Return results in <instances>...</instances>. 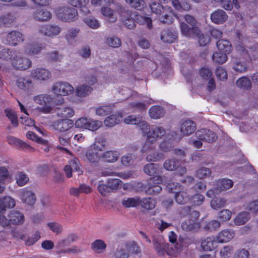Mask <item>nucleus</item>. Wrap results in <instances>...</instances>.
Listing matches in <instances>:
<instances>
[{"label": "nucleus", "instance_id": "1", "mask_svg": "<svg viewBox=\"0 0 258 258\" xmlns=\"http://www.w3.org/2000/svg\"><path fill=\"white\" fill-rule=\"evenodd\" d=\"M25 217L24 213L19 210L9 211L7 217L0 216V225L4 228L10 229L12 226H19L24 224Z\"/></svg>", "mask_w": 258, "mask_h": 258}, {"label": "nucleus", "instance_id": "2", "mask_svg": "<svg viewBox=\"0 0 258 258\" xmlns=\"http://www.w3.org/2000/svg\"><path fill=\"white\" fill-rule=\"evenodd\" d=\"M184 19L186 23L180 22L182 34L187 37L200 36V30L196 19L193 16L187 14L184 16Z\"/></svg>", "mask_w": 258, "mask_h": 258}, {"label": "nucleus", "instance_id": "3", "mask_svg": "<svg viewBox=\"0 0 258 258\" xmlns=\"http://www.w3.org/2000/svg\"><path fill=\"white\" fill-rule=\"evenodd\" d=\"M142 130L147 138L155 143L158 138H161L166 134V131L163 127L155 125L150 126L147 122L142 123Z\"/></svg>", "mask_w": 258, "mask_h": 258}, {"label": "nucleus", "instance_id": "4", "mask_svg": "<svg viewBox=\"0 0 258 258\" xmlns=\"http://www.w3.org/2000/svg\"><path fill=\"white\" fill-rule=\"evenodd\" d=\"M57 17L64 22H74L78 18V11L70 6L60 7L57 9Z\"/></svg>", "mask_w": 258, "mask_h": 258}, {"label": "nucleus", "instance_id": "5", "mask_svg": "<svg viewBox=\"0 0 258 258\" xmlns=\"http://www.w3.org/2000/svg\"><path fill=\"white\" fill-rule=\"evenodd\" d=\"M115 10L119 15L121 22L127 28L133 29L135 28L136 24L133 13L119 4L116 5Z\"/></svg>", "mask_w": 258, "mask_h": 258}, {"label": "nucleus", "instance_id": "6", "mask_svg": "<svg viewBox=\"0 0 258 258\" xmlns=\"http://www.w3.org/2000/svg\"><path fill=\"white\" fill-rule=\"evenodd\" d=\"M164 176L151 178L144 186L146 194L156 195L159 194L162 189L160 184L164 182Z\"/></svg>", "mask_w": 258, "mask_h": 258}, {"label": "nucleus", "instance_id": "7", "mask_svg": "<svg viewBox=\"0 0 258 258\" xmlns=\"http://www.w3.org/2000/svg\"><path fill=\"white\" fill-rule=\"evenodd\" d=\"M34 101L42 107L41 110L44 113H50L52 109L50 104L53 102V98L49 94H40L33 98Z\"/></svg>", "mask_w": 258, "mask_h": 258}, {"label": "nucleus", "instance_id": "8", "mask_svg": "<svg viewBox=\"0 0 258 258\" xmlns=\"http://www.w3.org/2000/svg\"><path fill=\"white\" fill-rule=\"evenodd\" d=\"M52 91L57 96H64L71 94L74 87L68 82H58L53 85Z\"/></svg>", "mask_w": 258, "mask_h": 258}, {"label": "nucleus", "instance_id": "9", "mask_svg": "<svg viewBox=\"0 0 258 258\" xmlns=\"http://www.w3.org/2000/svg\"><path fill=\"white\" fill-rule=\"evenodd\" d=\"M196 136L198 140L209 143L214 142L217 139V136L214 132L206 128L197 131Z\"/></svg>", "mask_w": 258, "mask_h": 258}, {"label": "nucleus", "instance_id": "10", "mask_svg": "<svg viewBox=\"0 0 258 258\" xmlns=\"http://www.w3.org/2000/svg\"><path fill=\"white\" fill-rule=\"evenodd\" d=\"M20 54V52L16 49L4 48L0 50V59L6 61H11L12 64V61Z\"/></svg>", "mask_w": 258, "mask_h": 258}, {"label": "nucleus", "instance_id": "11", "mask_svg": "<svg viewBox=\"0 0 258 258\" xmlns=\"http://www.w3.org/2000/svg\"><path fill=\"white\" fill-rule=\"evenodd\" d=\"M12 65L16 70L23 71L31 67L32 61L27 58L21 57L18 54L17 57L12 61Z\"/></svg>", "mask_w": 258, "mask_h": 258}, {"label": "nucleus", "instance_id": "12", "mask_svg": "<svg viewBox=\"0 0 258 258\" xmlns=\"http://www.w3.org/2000/svg\"><path fill=\"white\" fill-rule=\"evenodd\" d=\"M39 31L45 36L53 37L59 34L61 28L56 25H45L41 26Z\"/></svg>", "mask_w": 258, "mask_h": 258}, {"label": "nucleus", "instance_id": "13", "mask_svg": "<svg viewBox=\"0 0 258 258\" xmlns=\"http://www.w3.org/2000/svg\"><path fill=\"white\" fill-rule=\"evenodd\" d=\"M144 172L150 176L156 177L161 176L162 169L159 164L155 163H148L146 164L143 169Z\"/></svg>", "mask_w": 258, "mask_h": 258}, {"label": "nucleus", "instance_id": "14", "mask_svg": "<svg viewBox=\"0 0 258 258\" xmlns=\"http://www.w3.org/2000/svg\"><path fill=\"white\" fill-rule=\"evenodd\" d=\"M173 14L174 12L171 7H166V10L158 16V19L162 24L170 25L174 21Z\"/></svg>", "mask_w": 258, "mask_h": 258}, {"label": "nucleus", "instance_id": "15", "mask_svg": "<svg viewBox=\"0 0 258 258\" xmlns=\"http://www.w3.org/2000/svg\"><path fill=\"white\" fill-rule=\"evenodd\" d=\"M17 87L21 90L28 91L33 87V83L32 80L28 77H19L16 80Z\"/></svg>", "mask_w": 258, "mask_h": 258}, {"label": "nucleus", "instance_id": "16", "mask_svg": "<svg viewBox=\"0 0 258 258\" xmlns=\"http://www.w3.org/2000/svg\"><path fill=\"white\" fill-rule=\"evenodd\" d=\"M34 79L39 80H46L51 77V73L44 68H37L33 70L31 73Z\"/></svg>", "mask_w": 258, "mask_h": 258}, {"label": "nucleus", "instance_id": "17", "mask_svg": "<svg viewBox=\"0 0 258 258\" xmlns=\"http://www.w3.org/2000/svg\"><path fill=\"white\" fill-rule=\"evenodd\" d=\"M196 130V123L191 120H185L180 126L181 132L185 136L192 134Z\"/></svg>", "mask_w": 258, "mask_h": 258}, {"label": "nucleus", "instance_id": "18", "mask_svg": "<svg viewBox=\"0 0 258 258\" xmlns=\"http://www.w3.org/2000/svg\"><path fill=\"white\" fill-rule=\"evenodd\" d=\"M153 245L158 254L159 255H163L168 244L164 242L162 236H158L157 238H154Z\"/></svg>", "mask_w": 258, "mask_h": 258}, {"label": "nucleus", "instance_id": "19", "mask_svg": "<svg viewBox=\"0 0 258 258\" xmlns=\"http://www.w3.org/2000/svg\"><path fill=\"white\" fill-rule=\"evenodd\" d=\"M228 18L226 13L221 9H218L214 12L211 15V19L212 22L215 24H222Z\"/></svg>", "mask_w": 258, "mask_h": 258}, {"label": "nucleus", "instance_id": "20", "mask_svg": "<svg viewBox=\"0 0 258 258\" xmlns=\"http://www.w3.org/2000/svg\"><path fill=\"white\" fill-rule=\"evenodd\" d=\"M234 237V232L231 229H225L221 231L216 236L218 243H225L230 241Z\"/></svg>", "mask_w": 258, "mask_h": 258}, {"label": "nucleus", "instance_id": "21", "mask_svg": "<svg viewBox=\"0 0 258 258\" xmlns=\"http://www.w3.org/2000/svg\"><path fill=\"white\" fill-rule=\"evenodd\" d=\"M233 181L227 178L219 179L216 182V192L218 194L221 191L229 189L233 186Z\"/></svg>", "mask_w": 258, "mask_h": 258}, {"label": "nucleus", "instance_id": "22", "mask_svg": "<svg viewBox=\"0 0 258 258\" xmlns=\"http://www.w3.org/2000/svg\"><path fill=\"white\" fill-rule=\"evenodd\" d=\"M73 125L74 122L71 119H60L54 123L55 128L60 132H64L69 130Z\"/></svg>", "mask_w": 258, "mask_h": 258}, {"label": "nucleus", "instance_id": "23", "mask_svg": "<svg viewBox=\"0 0 258 258\" xmlns=\"http://www.w3.org/2000/svg\"><path fill=\"white\" fill-rule=\"evenodd\" d=\"M43 49L42 44L32 42L26 45L25 51L28 54L35 55L39 54Z\"/></svg>", "mask_w": 258, "mask_h": 258}, {"label": "nucleus", "instance_id": "24", "mask_svg": "<svg viewBox=\"0 0 258 258\" xmlns=\"http://www.w3.org/2000/svg\"><path fill=\"white\" fill-rule=\"evenodd\" d=\"M21 199L23 203L32 206L35 203L36 198L35 194L32 191L24 189L21 192Z\"/></svg>", "mask_w": 258, "mask_h": 258}, {"label": "nucleus", "instance_id": "25", "mask_svg": "<svg viewBox=\"0 0 258 258\" xmlns=\"http://www.w3.org/2000/svg\"><path fill=\"white\" fill-rule=\"evenodd\" d=\"M218 243L216 237H208L202 241L201 246L204 250L211 251L217 247Z\"/></svg>", "mask_w": 258, "mask_h": 258}, {"label": "nucleus", "instance_id": "26", "mask_svg": "<svg viewBox=\"0 0 258 258\" xmlns=\"http://www.w3.org/2000/svg\"><path fill=\"white\" fill-rule=\"evenodd\" d=\"M7 40L10 44L15 46L19 42H22L24 40L23 34L18 31H12L7 36Z\"/></svg>", "mask_w": 258, "mask_h": 258}, {"label": "nucleus", "instance_id": "27", "mask_svg": "<svg viewBox=\"0 0 258 258\" xmlns=\"http://www.w3.org/2000/svg\"><path fill=\"white\" fill-rule=\"evenodd\" d=\"M33 18L38 21H47L51 19V14L47 10L39 9L34 12Z\"/></svg>", "mask_w": 258, "mask_h": 258}, {"label": "nucleus", "instance_id": "28", "mask_svg": "<svg viewBox=\"0 0 258 258\" xmlns=\"http://www.w3.org/2000/svg\"><path fill=\"white\" fill-rule=\"evenodd\" d=\"M102 14L105 17L107 21L114 23L117 19V16L115 12L108 7H103L101 9Z\"/></svg>", "mask_w": 258, "mask_h": 258}, {"label": "nucleus", "instance_id": "29", "mask_svg": "<svg viewBox=\"0 0 258 258\" xmlns=\"http://www.w3.org/2000/svg\"><path fill=\"white\" fill-rule=\"evenodd\" d=\"M7 141L10 144L14 145L21 150H28L31 148V147L28 144L13 136H8Z\"/></svg>", "mask_w": 258, "mask_h": 258}, {"label": "nucleus", "instance_id": "30", "mask_svg": "<svg viewBox=\"0 0 258 258\" xmlns=\"http://www.w3.org/2000/svg\"><path fill=\"white\" fill-rule=\"evenodd\" d=\"M107 145L106 139L103 136H99L95 139V141L91 147L96 151H102L105 150Z\"/></svg>", "mask_w": 258, "mask_h": 258}, {"label": "nucleus", "instance_id": "31", "mask_svg": "<svg viewBox=\"0 0 258 258\" xmlns=\"http://www.w3.org/2000/svg\"><path fill=\"white\" fill-rule=\"evenodd\" d=\"M149 113L151 118L158 119L164 115L165 110L160 106H153L150 109Z\"/></svg>", "mask_w": 258, "mask_h": 258}, {"label": "nucleus", "instance_id": "32", "mask_svg": "<svg viewBox=\"0 0 258 258\" xmlns=\"http://www.w3.org/2000/svg\"><path fill=\"white\" fill-rule=\"evenodd\" d=\"M156 204L155 200L151 198H145L143 199L140 198L139 205L146 210H150L153 209L156 206Z\"/></svg>", "mask_w": 258, "mask_h": 258}, {"label": "nucleus", "instance_id": "33", "mask_svg": "<svg viewBox=\"0 0 258 258\" xmlns=\"http://www.w3.org/2000/svg\"><path fill=\"white\" fill-rule=\"evenodd\" d=\"M106 181L111 192H115L122 188V182L119 179L109 178Z\"/></svg>", "mask_w": 258, "mask_h": 258}, {"label": "nucleus", "instance_id": "34", "mask_svg": "<svg viewBox=\"0 0 258 258\" xmlns=\"http://www.w3.org/2000/svg\"><path fill=\"white\" fill-rule=\"evenodd\" d=\"M177 38L176 34L171 32L169 30H163L161 35V40L166 43H173L175 41Z\"/></svg>", "mask_w": 258, "mask_h": 258}, {"label": "nucleus", "instance_id": "35", "mask_svg": "<svg viewBox=\"0 0 258 258\" xmlns=\"http://www.w3.org/2000/svg\"><path fill=\"white\" fill-rule=\"evenodd\" d=\"M217 47L219 50L226 53H229L232 50V46L229 41L226 39H220L217 42Z\"/></svg>", "mask_w": 258, "mask_h": 258}, {"label": "nucleus", "instance_id": "36", "mask_svg": "<svg viewBox=\"0 0 258 258\" xmlns=\"http://www.w3.org/2000/svg\"><path fill=\"white\" fill-rule=\"evenodd\" d=\"M180 166V160L175 158L166 160L163 164L164 168L168 171L175 170Z\"/></svg>", "mask_w": 258, "mask_h": 258}, {"label": "nucleus", "instance_id": "37", "mask_svg": "<svg viewBox=\"0 0 258 258\" xmlns=\"http://www.w3.org/2000/svg\"><path fill=\"white\" fill-rule=\"evenodd\" d=\"M122 120V116L120 115L112 114L106 117L104 121V124L108 127H112L118 124Z\"/></svg>", "mask_w": 258, "mask_h": 258}, {"label": "nucleus", "instance_id": "38", "mask_svg": "<svg viewBox=\"0 0 258 258\" xmlns=\"http://www.w3.org/2000/svg\"><path fill=\"white\" fill-rule=\"evenodd\" d=\"M57 113L59 116L62 118H67L73 116L75 111L72 107L66 106L58 108Z\"/></svg>", "mask_w": 258, "mask_h": 258}, {"label": "nucleus", "instance_id": "39", "mask_svg": "<svg viewBox=\"0 0 258 258\" xmlns=\"http://www.w3.org/2000/svg\"><path fill=\"white\" fill-rule=\"evenodd\" d=\"M174 197L176 202L181 205L186 204L190 199V196L186 191H181L176 192Z\"/></svg>", "mask_w": 258, "mask_h": 258}, {"label": "nucleus", "instance_id": "40", "mask_svg": "<svg viewBox=\"0 0 258 258\" xmlns=\"http://www.w3.org/2000/svg\"><path fill=\"white\" fill-rule=\"evenodd\" d=\"M249 219V213L247 212H243L237 215L234 220V223L236 225H241L245 224Z\"/></svg>", "mask_w": 258, "mask_h": 258}, {"label": "nucleus", "instance_id": "41", "mask_svg": "<svg viewBox=\"0 0 258 258\" xmlns=\"http://www.w3.org/2000/svg\"><path fill=\"white\" fill-rule=\"evenodd\" d=\"M181 227L183 230L186 231H192L199 227V223L195 220L188 219L182 223Z\"/></svg>", "mask_w": 258, "mask_h": 258}, {"label": "nucleus", "instance_id": "42", "mask_svg": "<svg viewBox=\"0 0 258 258\" xmlns=\"http://www.w3.org/2000/svg\"><path fill=\"white\" fill-rule=\"evenodd\" d=\"M133 14L135 18V22H137V23L141 25L147 24L148 28H152V21L150 18L146 16L138 15H136L135 13H133Z\"/></svg>", "mask_w": 258, "mask_h": 258}, {"label": "nucleus", "instance_id": "43", "mask_svg": "<svg viewBox=\"0 0 258 258\" xmlns=\"http://www.w3.org/2000/svg\"><path fill=\"white\" fill-rule=\"evenodd\" d=\"M15 201L10 197H6L3 199H0V208L2 210L5 208H12L15 206Z\"/></svg>", "mask_w": 258, "mask_h": 258}, {"label": "nucleus", "instance_id": "44", "mask_svg": "<svg viewBox=\"0 0 258 258\" xmlns=\"http://www.w3.org/2000/svg\"><path fill=\"white\" fill-rule=\"evenodd\" d=\"M119 154L116 151H108L103 153L102 158L107 162H114L118 159Z\"/></svg>", "mask_w": 258, "mask_h": 258}, {"label": "nucleus", "instance_id": "45", "mask_svg": "<svg viewBox=\"0 0 258 258\" xmlns=\"http://www.w3.org/2000/svg\"><path fill=\"white\" fill-rule=\"evenodd\" d=\"M92 91V88L89 85H81L76 88V95L79 97H85L89 95Z\"/></svg>", "mask_w": 258, "mask_h": 258}, {"label": "nucleus", "instance_id": "46", "mask_svg": "<svg viewBox=\"0 0 258 258\" xmlns=\"http://www.w3.org/2000/svg\"><path fill=\"white\" fill-rule=\"evenodd\" d=\"M140 197L124 198L121 201V204L125 208L134 207L139 206Z\"/></svg>", "mask_w": 258, "mask_h": 258}, {"label": "nucleus", "instance_id": "47", "mask_svg": "<svg viewBox=\"0 0 258 258\" xmlns=\"http://www.w3.org/2000/svg\"><path fill=\"white\" fill-rule=\"evenodd\" d=\"M232 68L237 72L243 73L246 71L247 67L244 61L239 59H235L233 60Z\"/></svg>", "mask_w": 258, "mask_h": 258}, {"label": "nucleus", "instance_id": "48", "mask_svg": "<svg viewBox=\"0 0 258 258\" xmlns=\"http://www.w3.org/2000/svg\"><path fill=\"white\" fill-rule=\"evenodd\" d=\"M227 54L221 51L215 52L212 56V59L216 63L223 64L227 60Z\"/></svg>", "mask_w": 258, "mask_h": 258}, {"label": "nucleus", "instance_id": "49", "mask_svg": "<svg viewBox=\"0 0 258 258\" xmlns=\"http://www.w3.org/2000/svg\"><path fill=\"white\" fill-rule=\"evenodd\" d=\"M237 86L244 90H249L251 87V83L249 79L246 77H241L236 82Z\"/></svg>", "mask_w": 258, "mask_h": 258}, {"label": "nucleus", "instance_id": "50", "mask_svg": "<svg viewBox=\"0 0 258 258\" xmlns=\"http://www.w3.org/2000/svg\"><path fill=\"white\" fill-rule=\"evenodd\" d=\"M102 181L99 182V184L97 187V189L99 194L103 197H106L109 194L111 193V191L108 186V183L106 181V183H102Z\"/></svg>", "mask_w": 258, "mask_h": 258}, {"label": "nucleus", "instance_id": "51", "mask_svg": "<svg viewBox=\"0 0 258 258\" xmlns=\"http://www.w3.org/2000/svg\"><path fill=\"white\" fill-rule=\"evenodd\" d=\"M73 171L77 173L78 176L83 173V171L80 168V163L78 159L74 158L71 160L68 165Z\"/></svg>", "mask_w": 258, "mask_h": 258}, {"label": "nucleus", "instance_id": "52", "mask_svg": "<svg viewBox=\"0 0 258 258\" xmlns=\"http://www.w3.org/2000/svg\"><path fill=\"white\" fill-rule=\"evenodd\" d=\"M63 56L57 51H51L46 54V58L50 61H60Z\"/></svg>", "mask_w": 258, "mask_h": 258}, {"label": "nucleus", "instance_id": "53", "mask_svg": "<svg viewBox=\"0 0 258 258\" xmlns=\"http://www.w3.org/2000/svg\"><path fill=\"white\" fill-rule=\"evenodd\" d=\"M146 122L142 120L141 117H135L133 115L127 116L124 119V122L127 124H139L140 127H142V123Z\"/></svg>", "mask_w": 258, "mask_h": 258}, {"label": "nucleus", "instance_id": "54", "mask_svg": "<svg viewBox=\"0 0 258 258\" xmlns=\"http://www.w3.org/2000/svg\"><path fill=\"white\" fill-rule=\"evenodd\" d=\"M155 142L151 141V139L147 138L145 143L142 148V152L143 153H146L153 151L155 149Z\"/></svg>", "mask_w": 258, "mask_h": 258}, {"label": "nucleus", "instance_id": "55", "mask_svg": "<svg viewBox=\"0 0 258 258\" xmlns=\"http://www.w3.org/2000/svg\"><path fill=\"white\" fill-rule=\"evenodd\" d=\"M5 113L6 116L11 120V123L15 127H17L18 125V120L16 112L13 110L6 109Z\"/></svg>", "mask_w": 258, "mask_h": 258}, {"label": "nucleus", "instance_id": "56", "mask_svg": "<svg viewBox=\"0 0 258 258\" xmlns=\"http://www.w3.org/2000/svg\"><path fill=\"white\" fill-rule=\"evenodd\" d=\"M112 107L111 105H104L98 107L96 109V114L99 116H105L112 112Z\"/></svg>", "mask_w": 258, "mask_h": 258}, {"label": "nucleus", "instance_id": "57", "mask_svg": "<svg viewBox=\"0 0 258 258\" xmlns=\"http://www.w3.org/2000/svg\"><path fill=\"white\" fill-rule=\"evenodd\" d=\"M126 3L130 5L131 7L137 10H142L145 5L144 0H125Z\"/></svg>", "mask_w": 258, "mask_h": 258}, {"label": "nucleus", "instance_id": "58", "mask_svg": "<svg viewBox=\"0 0 258 258\" xmlns=\"http://www.w3.org/2000/svg\"><path fill=\"white\" fill-rule=\"evenodd\" d=\"M212 172L211 170L206 167H202L196 171V176L200 179H203L211 176Z\"/></svg>", "mask_w": 258, "mask_h": 258}, {"label": "nucleus", "instance_id": "59", "mask_svg": "<svg viewBox=\"0 0 258 258\" xmlns=\"http://www.w3.org/2000/svg\"><path fill=\"white\" fill-rule=\"evenodd\" d=\"M150 9L153 13L156 14L158 16L162 12L164 13L166 10V7L164 8L159 3L153 2L150 5Z\"/></svg>", "mask_w": 258, "mask_h": 258}, {"label": "nucleus", "instance_id": "60", "mask_svg": "<svg viewBox=\"0 0 258 258\" xmlns=\"http://www.w3.org/2000/svg\"><path fill=\"white\" fill-rule=\"evenodd\" d=\"M106 43L110 47L118 48L121 45L120 39L117 37H109L106 39Z\"/></svg>", "mask_w": 258, "mask_h": 258}, {"label": "nucleus", "instance_id": "61", "mask_svg": "<svg viewBox=\"0 0 258 258\" xmlns=\"http://www.w3.org/2000/svg\"><path fill=\"white\" fill-rule=\"evenodd\" d=\"M162 158V155L158 152H149L146 157V160L148 162H157Z\"/></svg>", "mask_w": 258, "mask_h": 258}, {"label": "nucleus", "instance_id": "62", "mask_svg": "<svg viewBox=\"0 0 258 258\" xmlns=\"http://www.w3.org/2000/svg\"><path fill=\"white\" fill-rule=\"evenodd\" d=\"M86 129L94 131L97 130L102 125V122L99 120H93L89 118Z\"/></svg>", "mask_w": 258, "mask_h": 258}, {"label": "nucleus", "instance_id": "63", "mask_svg": "<svg viewBox=\"0 0 258 258\" xmlns=\"http://www.w3.org/2000/svg\"><path fill=\"white\" fill-rule=\"evenodd\" d=\"M226 203V200L224 198H219L213 200L211 202V206L213 209L218 210L223 207Z\"/></svg>", "mask_w": 258, "mask_h": 258}, {"label": "nucleus", "instance_id": "64", "mask_svg": "<svg viewBox=\"0 0 258 258\" xmlns=\"http://www.w3.org/2000/svg\"><path fill=\"white\" fill-rule=\"evenodd\" d=\"M136 157L137 156L133 154H127L122 157L121 162L123 165L128 166L134 162Z\"/></svg>", "mask_w": 258, "mask_h": 258}]
</instances>
